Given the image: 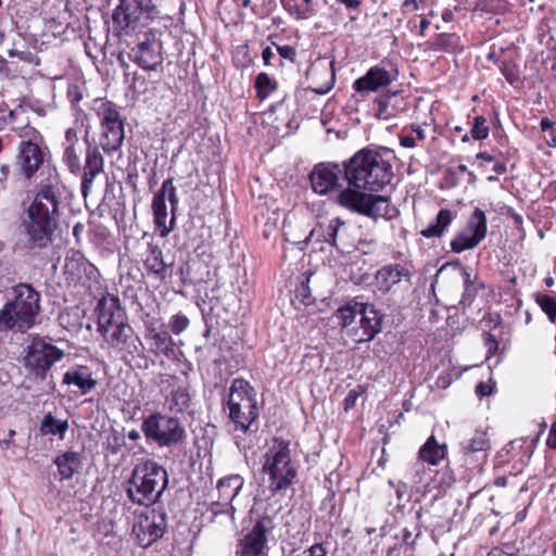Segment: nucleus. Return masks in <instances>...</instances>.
Masks as SVG:
<instances>
[{"mask_svg":"<svg viewBox=\"0 0 556 556\" xmlns=\"http://www.w3.org/2000/svg\"><path fill=\"white\" fill-rule=\"evenodd\" d=\"M15 166L27 180L39 172L47 175L27 210L26 232L30 248H45L52 241L58 226L60 205L66 194V187L60 179L55 166L51 163V153L47 144L16 146Z\"/></svg>","mask_w":556,"mask_h":556,"instance_id":"nucleus-1","label":"nucleus"},{"mask_svg":"<svg viewBox=\"0 0 556 556\" xmlns=\"http://www.w3.org/2000/svg\"><path fill=\"white\" fill-rule=\"evenodd\" d=\"M388 149L364 148L350 157V211L366 217L392 219L397 210L391 207L387 197L377 194L394 176Z\"/></svg>","mask_w":556,"mask_h":556,"instance_id":"nucleus-2","label":"nucleus"},{"mask_svg":"<svg viewBox=\"0 0 556 556\" xmlns=\"http://www.w3.org/2000/svg\"><path fill=\"white\" fill-rule=\"evenodd\" d=\"M262 475L270 496H286L298 481L299 463L292 459L290 442L275 438L262 456Z\"/></svg>","mask_w":556,"mask_h":556,"instance_id":"nucleus-3","label":"nucleus"},{"mask_svg":"<svg viewBox=\"0 0 556 556\" xmlns=\"http://www.w3.org/2000/svg\"><path fill=\"white\" fill-rule=\"evenodd\" d=\"M168 484L167 470L152 459L137 464L127 480L128 500L140 506L155 504Z\"/></svg>","mask_w":556,"mask_h":556,"instance_id":"nucleus-4","label":"nucleus"},{"mask_svg":"<svg viewBox=\"0 0 556 556\" xmlns=\"http://www.w3.org/2000/svg\"><path fill=\"white\" fill-rule=\"evenodd\" d=\"M13 298L0 311V330L29 329L40 309V294L30 285L20 283L12 289Z\"/></svg>","mask_w":556,"mask_h":556,"instance_id":"nucleus-5","label":"nucleus"},{"mask_svg":"<svg viewBox=\"0 0 556 556\" xmlns=\"http://www.w3.org/2000/svg\"><path fill=\"white\" fill-rule=\"evenodd\" d=\"M94 111L100 126L99 150L111 155L121 150L125 139V117L122 108L105 99L93 102Z\"/></svg>","mask_w":556,"mask_h":556,"instance_id":"nucleus-6","label":"nucleus"},{"mask_svg":"<svg viewBox=\"0 0 556 556\" xmlns=\"http://www.w3.org/2000/svg\"><path fill=\"white\" fill-rule=\"evenodd\" d=\"M157 14L152 0H118L112 13L113 28L118 36L140 33Z\"/></svg>","mask_w":556,"mask_h":556,"instance_id":"nucleus-7","label":"nucleus"},{"mask_svg":"<svg viewBox=\"0 0 556 556\" xmlns=\"http://www.w3.org/2000/svg\"><path fill=\"white\" fill-rule=\"evenodd\" d=\"M229 418L236 430L247 432L258 418L260 408L256 392L250 382L243 378L232 380L227 401Z\"/></svg>","mask_w":556,"mask_h":556,"instance_id":"nucleus-8","label":"nucleus"},{"mask_svg":"<svg viewBox=\"0 0 556 556\" xmlns=\"http://www.w3.org/2000/svg\"><path fill=\"white\" fill-rule=\"evenodd\" d=\"M141 431L148 444L174 447L184 443L187 432L182 421L173 415L154 412L142 419Z\"/></svg>","mask_w":556,"mask_h":556,"instance_id":"nucleus-9","label":"nucleus"},{"mask_svg":"<svg viewBox=\"0 0 556 556\" xmlns=\"http://www.w3.org/2000/svg\"><path fill=\"white\" fill-rule=\"evenodd\" d=\"M178 203L174 179L167 178L152 199L153 223L161 238H166L174 230Z\"/></svg>","mask_w":556,"mask_h":556,"instance_id":"nucleus-10","label":"nucleus"},{"mask_svg":"<svg viewBox=\"0 0 556 556\" xmlns=\"http://www.w3.org/2000/svg\"><path fill=\"white\" fill-rule=\"evenodd\" d=\"M64 356V352L42 338H34L25 349L24 366L36 379L45 380L51 367Z\"/></svg>","mask_w":556,"mask_h":556,"instance_id":"nucleus-11","label":"nucleus"},{"mask_svg":"<svg viewBox=\"0 0 556 556\" xmlns=\"http://www.w3.org/2000/svg\"><path fill=\"white\" fill-rule=\"evenodd\" d=\"M381 330V315L368 303L350 301V339L356 343L370 341Z\"/></svg>","mask_w":556,"mask_h":556,"instance_id":"nucleus-12","label":"nucleus"},{"mask_svg":"<svg viewBox=\"0 0 556 556\" xmlns=\"http://www.w3.org/2000/svg\"><path fill=\"white\" fill-rule=\"evenodd\" d=\"M167 530V514L164 508L155 507L140 514L132 525V534L137 543L148 548L162 539Z\"/></svg>","mask_w":556,"mask_h":556,"instance_id":"nucleus-13","label":"nucleus"},{"mask_svg":"<svg viewBox=\"0 0 556 556\" xmlns=\"http://www.w3.org/2000/svg\"><path fill=\"white\" fill-rule=\"evenodd\" d=\"M129 58L143 71H155L164 62L163 43L155 29H149L129 52Z\"/></svg>","mask_w":556,"mask_h":556,"instance_id":"nucleus-14","label":"nucleus"},{"mask_svg":"<svg viewBox=\"0 0 556 556\" xmlns=\"http://www.w3.org/2000/svg\"><path fill=\"white\" fill-rule=\"evenodd\" d=\"M343 172L348 179V160L339 163L321 162L316 164L309 173L312 190L320 195L328 194L339 187V174Z\"/></svg>","mask_w":556,"mask_h":556,"instance_id":"nucleus-15","label":"nucleus"},{"mask_svg":"<svg viewBox=\"0 0 556 556\" xmlns=\"http://www.w3.org/2000/svg\"><path fill=\"white\" fill-rule=\"evenodd\" d=\"M275 525L269 516L260 518L253 528L240 540L237 554L240 556H266L267 535Z\"/></svg>","mask_w":556,"mask_h":556,"instance_id":"nucleus-16","label":"nucleus"},{"mask_svg":"<svg viewBox=\"0 0 556 556\" xmlns=\"http://www.w3.org/2000/svg\"><path fill=\"white\" fill-rule=\"evenodd\" d=\"M96 312L98 331L102 337L128 320L119 299L112 294H106L99 300Z\"/></svg>","mask_w":556,"mask_h":556,"instance_id":"nucleus-17","label":"nucleus"},{"mask_svg":"<svg viewBox=\"0 0 556 556\" xmlns=\"http://www.w3.org/2000/svg\"><path fill=\"white\" fill-rule=\"evenodd\" d=\"M103 340L110 348L118 352L123 358L127 356L134 357L141 345L140 338L135 333L128 320L105 333Z\"/></svg>","mask_w":556,"mask_h":556,"instance_id":"nucleus-18","label":"nucleus"},{"mask_svg":"<svg viewBox=\"0 0 556 556\" xmlns=\"http://www.w3.org/2000/svg\"><path fill=\"white\" fill-rule=\"evenodd\" d=\"M87 142L85 163L81 166V195L86 199L91 192L94 179L104 172V157L99 147Z\"/></svg>","mask_w":556,"mask_h":556,"instance_id":"nucleus-19","label":"nucleus"},{"mask_svg":"<svg viewBox=\"0 0 556 556\" xmlns=\"http://www.w3.org/2000/svg\"><path fill=\"white\" fill-rule=\"evenodd\" d=\"M143 268L148 277H152L162 282L173 276V262H166L159 244L150 241L147 243L144 257L142 258Z\"/></svg>","mask_w":556,"mask_h":556,"instance_id":"nucleus-20","label":"nucleus"},{"mask_svg":"<svg viewBox=\"0 0 556 556\" xmlns=\"http://www.w3.org/2000/svg\"><path fill=\"white\" fill-rule=\"evenodd\" d=\"M396 77V72H389L380 65L370 67L367 73L353 84L357 92L377 91L389 86Z\"/></svg>","mask_w":556,"mask_h":556,"instance_id":"nucleus-21","label":"nucleus"},{"mask_svg":"<svg viewBox=\"0 0 556 556\" xmlns=\"http://www.w3.org/2000/svg\"><path fill=\"white\" fill-rule=\"evenodd\" d=\"M63 383L76 387L81 395L90 393L98 384L87 366H75L63 375Z\"/></svg>","mask_w":556,"mask_h":556,"instance_id":"nucleus-22","label":"nucleus"},{"mask_svg":"<svg viewBox=\"0 0 556 556\" xmlns=\"http://www.w3.org/2000/svg\"><path fill=\"white\" fill-rule=\"evenodd\" d=\"M150 340V352L156 356L172 357L176 352V344L169 331L164 327L149 329L147 336Z\"/></svg>","mask_w":556,"mask_h":556,"instance_id":"nucleus-23","label":"nucleus"},{"mask_svg":"<svg viewBox=\"0 0 556 556\" xmlns=\"http://www.w3.org/2000/svg\"><path fill=\"white\" fill-rule=\"evenodd\" d=\"M409 276L410 273L405 266L400 264H390L383 266L377 271L376 279L379 289L388 291L402 279L408 280Z\"/></svg>","mask_w":556,"mask_h":556,"instance_id":"nucleus-24","label":"nucleus"},{"mask_svg":"<svg viewBox=\"0 0 556 556\" xmlns=\"http://www.w3.org/2000/svg\"><path fill=\"white\" fill-rule=\"evenodd\" d=\"M170 391L165 395V406L173 414H182L191 405V395L186 386L168 383Z\"/></svg>","mask_w":556,"mask_h":556,"instance_id":"nucleus-25","label":"nucleus"},{"mask_svg":"<svg viewBox=\"0 0 556 556\" xmlns=\"http://www.w3.org/2000/svg\"><path fill=\"white\" fill-rule=\"evenodd\" d=\"M244 484V479L240 475H230L224 477L217 482V491L219 500L224 501V505H229L240 493Z\"/></svg>","mask_w":556,"mask_h":556,"instance_id":"nucleus-26","label":"nucleus"},{"mask_svg":"<svg viewBox=\"0 0 556 556\" xmlns=\"http://www.w3.org/2000/svg\"><path fill=\"white\" fill-rule=\"evenodd\" d=\"M456 213L450 208H441L435 217L434 223H430L420 231L425 238H440L446 231L447 227L455 219Z\"/></svg>","mask_w":556,"mask_h":556,"instance_id":"nucleus-27","label":"nucleus"},{"mask_svg":"<svg viewBox=\"0 0 556 556\" xmlns=\"http://www.w3.org/2000/svg\"><path fill=\"white\" fill-rule=\"evenodd\" d=\"M445 455L446 446L444 444H439L434 435L428 438L418 453V456L422 462L434 466L444 459Z\"/></svg>","mask_w":556,"mask_h":556,"instance_id":"nucleus-28","label":"nucleus"},{"mask_svg":"<svg viewBox=\"0 0 556 556\" xmlns=\"http://www.w3.org/2000/svg\"><path fill=\"white\" fill-rule=\"evenodd\" d=\"M62 480L70 479L80 467V456L77 452L67 451L54 460Z\"/></svg>","mask_w":556,"mask_h":556,"instance_id":"nucleus-29","label":"nucleus"},{"mask_svg":"<svg viewBox=\"0 0 556 556\" xmlns=\"http://www.w3.org/2000/svg\"><path fill=\"white\" fill-rule=\"evenodd\" d=\"M465 229L479 242L485 239L488 233V222L485 213L476 207L471 215L468 217Z\"/></svg>","mask_w":556,"mask_h":556,"instance_id":"nucleus-30","label":"nucleus"},{"mask_svg":"<svg viewBox=\"0 0 556 556\" xmlns=\"http://www.w3.org/2000/svg\"><path fill=\"white\" fill-rule=\"evenodd\" d=\"M434 51L455 53L463 50L460 37L456 34L441 33L437 35L431 43Z\"/></svg>","mask_w":556,"mask_h":556,"instance_id":"nucleus-31","label":"nucleus"},{"mask_svg":"<svg viewBox=\"0 0 556 556\" xmlns=\"http://www.w3.org/2000/svg\"><path fill=\"white\" fill-rule=\"evenodd\" d=\"M67 429V420L58 419L51 413L46 414L40 422V432L43 435H58L64 439Z\"/></svg>","mask_w":556,"mask_h":556,"instance_id":"nucleus-32","label":"nucleus"},{"mask_svg":"<svg viewBox=\"0 0 556 556\" xmlns=\"http://www.w3.org/2000/svg\"><path fill=\"white\" fill-rule=\"evenodd\" d=\"M419 535H420V531L419 530H418V532L413 538V532L409 529H407V528H403L400 531V533L395 535V539L397 540V543L395 544L394 547L389 548V551L387 553V556H393V554L399 548H403L404 553H409V555H412L413 552H414V548H415L416 539Z\"/></svg>","mask_w":556,"mask_h":556,"instance_id":"nucleus-33","label":"nucleus"},{"mask_svg":"<svg viewBox=\"0 0 556 556\" xmlns=\"http://www.w3.org/2000/svg\"><path fill=\"white\" fill-rule=\"evenodd\" d=\"M490 447V442L484 431H476L475 434L462 442V451L465 454L483 452Z\"/></svg>","mask_w":556,"mask_h":556,"instance_id":"nucleus-34","label":"nucleus"},{"mask_svg":"<svg viewBox=\"0 0 556 556\" xmlns=\"http://www.w3.org/2000/svg\"><path fill=\"white\" fill-rule=\"evenodd\" d=\"M463 277L465 290L462 295L460 304H463L464 306H469L473 302L479 290L483 288V285L481 282L472 280L470 273L466 268H463Z\"/></svg>","mask_w":556,"mask_h":556,"instance_id":"nucleus-35","label":"nucleus"},{"mask_svg":"<svg viewBox=\"0 0 556 556\" xmlns=\"http://www.w3.org/2000/svg\"><path fill=\"white\" fill-rule=\"evenodd\" d=\"M480 242L465 228L458 231L451 241V249L455 253H462L476 248Z\"/></svg>","mask_w":556,"mask_h":556,"instance_id":"nucleus-36","label":"nucleus"},{"mask_svg":"<svg viewBox=\"0 0 556 556\" xmlns=\"http://www.w3.org/2000/svg\"><path fill=\"white\" fill-rule=\"evenodd\" d=\"M254 87L256 97L260 100H265L277 89V83L268 74L260 73L255 78Z\"/></svg>","mask_w":556,"mask_h":556,"instance_id":"nucleus-37","label":"nucleus"},{"mask_svg":"<svg viewBox=\"0 0 556 556\" xmlns=\"http://www.w3.org/2000/svg\"><path fill=\"white\" fill-rule=\"evenodd\" d=\"M62 161L67 166L70 173L74 175L80 174L81 163L76 146H63Z\"/></svg>","mask_w":556,"mask_h":556,"instance_id":"nucleus-38","label":"nucleus"},{"mask_svg":"<svg viewBox=\"0 0 556 556\" xmlns=\"http://www.w3.org/2000/svg\"><path fill=\"white\" fill-rule=\"evenodd\" d=\"M312 275V271H305L303 274V280L295 287L294 290L295 299L305 306L312 305L314 303V298L309 288V280Z\"/></svg>","mask_w":556,"mask_h":556,"instance_id":"nucleus-39","label":"nucleus"},{"mask_svg":"<svg viewBox=\"0 0 556 556\" xmlns=\"http://www.w3.org/2000/svg\"><path fill=\"white\" fill-rule=\"evenodd\" d=\"M17 136L20 138L17 146H27L29 143L33 146L46 144L40 131L29 125L20 128Z\"/></svg>","mask_w":556,"mask_h":556,"instance_id":"nucleus-40","label":"nucleus"},{"mask_svg":"<svg viewBox=\"0 0 556 556\" xmlns=\"http://www.w3.org/2000/svg\"><path fill=\"white\" fill-rule=\"evenodd\" d=\"M535 302L539 304L541 309L547 315L549 320H556V298L547 294H535Z\"/></svg>","mask_w":556,"mask_h":556,"instance_id":"nucleus-41","label":"nucleus"},{"mask_svg":"<svg viewBox=\"0 0 556 556\" xmlns=\"http://www.w3.org/2000/svg\"><path fill=\"white\" fill-rule=\"evenodd\" d=\"M490 128L488 126L486 118L482 115L473 118V125L470 130V137L473 140H484L488 138Z\"/></svg>","mask_w":556,"mask_h":556,"instance_id":"nucleus-42","label":"nucleus"},{"mask_svg":"<svg viewBox=\"0 0 556 556\" xmlns=\"http://www.w3.org/2000/svg\"><path fill=\"white\" fill-rule=\"evenodd\" d=\"M498 68L502 73V75L505 77V79L510 84L514 85L517 81H519V72L517 68V65L513 63L511 61L503 60L498 63Z\"/></svg>","mask_w":556,"mask_h":556,"instance_id":"nucleus-43","label":"nucleus"},{"mask_svg":"<svg viewBox=\"0 0 556 556\" xmlns=\"http://www.w3.org/2000/svg\"><path fill=\"white\" fill-rule=\"evenodd\" d=\"M188 317L181 313L175 314L169 318L168 328L174 334L182 333L189 326Z\"/></svg>","mask_w":556,"mask_h":556,"instance_id":"nucleus-44","label":"nucleus"},{"mask_svg":"<svg viewBox=\"0 0 556 556\" xmlns=\"http://www.w3.org/2000/svg\"><path fill=\"white\" fill-rule=\"evenodd\" d=\"M344 224H345L344 220H342L340 218L332 219L328 226V230H327V235H326V241L331 243L333 247H336L338 252H343L337 244V236H338L339 228L341 226H344Z\"/></svg>","mask_w":556,"mask_h":556,"instance_id":"nucleus-45","label":"nucleus"},{"mask_svg":"<svg viewBox=\"0 0 556 556\" xmlns=\"http://www.w3.org/2000/svg\"><path fill=\"white\" fill-rule=\"evenodd\" d=\"M392 100H394V102H396L395 93H393L392 96H388L384 100L379 101L378 116L380 118L388 119L395 115L394 109L390 110Z\"/></svg>","mask_w":556,"mask_h":556,"instance_id":"nucleus-46","label":"nucleus"},{"mask_svg":"<svg viewBox=\"0 0 556 556\" xmlns=\"http://www.w3.org/2000/svg\"><path fill=\"white\" fill-rule=\"evenodd\" d=\"M210 510L212 511V514L214 516H217L220 514H227V515H229L231 521L235 520V507L231 504L224 505L223 500L218 498V501L213 502L211 504Z\"/></svg>","mask_w":556,"mask_h":556,"instance_id":"nucleus-47","label":"nucleus"},{"mask_svg":"<svg viewBox=\"0 0 556 556\" xmlns=\"http://www.w3.org/2000/svg\"><path fill=\"white\" fill-rule=\"evenodd\" d=\"M280 2L282 8L296 18H305L307 16L306 10L302 8L300 2H295L294 0H280Z\"/></svg>","mask_w":556,"mask_h":556,"instance_id":"nucleus-48","label":"nucleus"},{"mask_svg":"<svg viewBox=\"0 0 556 556\" xmlns=\"http://www.w3.org/2000/svg\"><path fill=\"white\" fill-rule=\"evenodd\" d=\"M483 344L486 348V359L495 355L498 351V342L496 338L490 332H483Z\"/></svg>","mask_w":556,"mask_h":556,"instance_id":"nucleus-49","label":"nucleus"},{"mask_svg":"<svg viewBox=\"0 0 556 556\" xmlns=\"http://www.w3.org/2000/svg\"><path fill=\"white\" fill-rule=\"evenodd\" d=\"M276 49H277L278 54L281 58L289 60L291 62H295L296 52H295L294 47L287 46V45L286 46L276 45Z\"/></svg>","mask_w":556,"mask_h":556,"instance_id":"nucleus-50","label":"nucleus"},{"mask_svg":"<svg viewBox=\"0 0 556 556\" xmlns=\"http://www.w3.org/2000/svg\"><path fill=\"white\" fill-rule=\"evenodd\" d=\"M408 127L403 128V135L400 136V144L403 148L413 149L417 147L418 140L412 135L407 134Z\"/></svg>","mask_w":556,"mask_h":556,"instance_id":"nucleus-51","label":"nucleus"},{"mask_svg":"<svg viewBox=\"0 0 556 556\" xmlns=\"http://www.w3.org/2000/svg\"><path fill=\"white\" fill-rule=\"evenodd\" d=\"M78 130L76 127H70L65 131V140L62 146H77L78 143Z\"/></svg>","mask_w":556,"mask_h":556,"instance_id":"nucleus-52","label":"nucleus"},{"mask_svg":"<svg viewBox=\"0 0 556 556\" xmlns=\"http://www.w3.org/2000/svg\"><path fill=\"white\" fill-rule=\"evenodd\" d=\"M408 129L415 134V138L418 140V141H424L426 140V131L425 129L422 128V125L420 124H417V123H413L410 124L409 126H407Z\"/></svg>","mask_w":556,"mask_h":556,"instance_id":"nucleus-53","label":"nucleus"},{"mask_svg":"<svg viewBox=\"0 0 556 556\" xmlns=\"http://www.w3.org/2000/svg\"><path fill=\"white\" fill-rule=\"evenodd\" d=\"M486 556H517V552L509 547V551L502 547L492 548Z\"/></svg>","mask_w":556,"mask_h":556,"instance_id":"nucleus-54","label":"nucleus"},{"mask_svg":"<svg viewBox=\"0 0 556 556\" xmlns=\"http://www.w3.org/2000/svg\"><path fill=\"white\" fill-rule=\"evenodd\" d=\"M419 0H404L403 2V13L415 12L419 10Z\"/></svg>","mask_w":556,"mask_h":556,"instance_id":"nucleus-55","label":"nucleus"},{"mask_svg":"<svg viewBox=\"0 0 556 556\" xmlns=\"http://www.w3.org/2000/svg\"><path fill=\"white\" fill-rule=\"evenodd\" d=\"M68 98L73 104L79 102L83 99V94L77 86L70 87Z\"/></svg>","mask_w":556,"mask_h":556,"instance_id":"nucleus-56","label":"nucleus"},{"mask_svg":"<svg viewBox=\"0 0 556 556\" xmlns=\"http://www.w3.org/2000/svg\"><path fill=\"white\" fill-rule=\"evenodd\" d=\"M233 63L237 67H248L251 64L250 55H235Z\"/></svg>","mask_w":556,"mask_h":556,"instance_id":"nucleus-57","label":"nucleus"},{"mask_svg":"<svg viewBox=\"0 0 556 556\" xmlns=\"http://www.w3.org/2000/svg\"><path fill=\"white\" fill-rule=\"evenodd\" d=\"M546 445L552 450H556V429L553 426H551Z\"/></svg>","mask_w":556,"mask_h":556,"instance_id":"nucleus-58","label":"nucleus"},{"mask_svg":"<svg viewBox=\"0 0 556 556\" xmlns=\"http://www.w3.org/2000/svg\"><path fill=\"white\" fill-rule=\"evenodd\" d=\"M80 265L89 277H96L98 275V269L92 264L83 261Z\"/></svg>","mask_w":556,"mask_h":556,"instance_id":"nucleus-59","label":"nucleus"},{"mask_svg":"<svg viewBox=\"0 0 556 556\" xmlns=\"http://www.w3.org/2000/svg\"><path fill=\"white\" fill-rule=\"evenodd\" d=\"M348 304L340 306L337 311L338 316L342 319V327L348 326Z\"/></svg>","mask_w":556,"mask_h":556,"instance_id":"nucleus-60","label":"nucleus"},{"mask_svg":"<svg viewBox=\"0 0 556 556\" xmlns=\"http://www.w3.org/2000/svg\"><path fill=\"white\" fill-rule=\"evenodd\" d=\"M275 56V53L274 51L271 50L270 47H266L263 51H262V58H263V61H264V64L265 65H270V60Z\"/></svg>","mask_w":556,"mask_h":556,"instance_id":"nucleus-61","label":"nucleus"},{"mask_svg":"<svg viewBox=\"0 0 556 556\" xmlns=\"http://www.w3.org/2000/svg\"><path fill=\"white\" fill-rule=\"evenodd\" d=\"M338 203L343 207H348V188L341 190V192L339 193Z\"/></svg>","mask_w":556,"mask_h":556,"instance_id":"nucleus-62","label":"nucleus"},{"mask_svg":"<svg viewBox=\"0 0 556 556\" xmlns=\"http://www.w3.org/2000/svg\"><path fill=\"white\" fill-rule=\"evenodd\" d=\"M507 170L506 164L503 162H495L493 165V172L497 175L505 174Z\"/></svg>","mask_w":556,"mask_h":556,"instance_id":"nucleus-63","label":"nucleus"},{"mask_svg":"<svg viewBox=\"0 0 556 556\" xmlns=\"http://www.w3.org/2000/svg\"><path fill=\"white\" fill-rule=\"evenodd\" d=\"M554 123L548 117H543L540 123V127L542 131H546L552 129Z\"/></svg>","mask_w":556,"mask_h":556,"instance_id":"nucleus-64","label":"nucleus"}]
</instances>
